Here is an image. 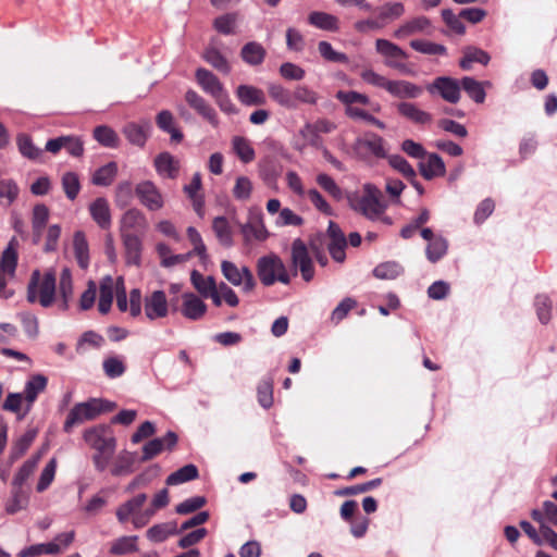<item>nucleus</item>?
Listing matches in <instances>:
<instances>
[{"instance_id": "obj_1", "label": "nucleus", "mask_w": 557, "mask_h": 557, "mask_svg": "<svg viewBox=\"0 0 557 557\" xmlns=\"http://www.w3.org/2000/svg\"><path fill=\"white\" fill-rule=\"evenodd\" d=\"M348 201L350 208L364 218L392 224V220L384 215L387 206L383 201L382 191L375 185L366 183L362 186V195L354 194L348 197Z\"/></svg>"}, {"instance_id": "obj_2", "label": "nucleus", "mask_w": 557, "mask_h": 557, "mask_svg": "<svg viewBox=\"0 0 557 557\" xmlns=\"http://www.w3.org/2000/svg\"><path fill=\"white\" fill-rule=\"evenodd\" d=\"M27 300L30 304H39L42 308L57 305V277L53 271L40 274L38 270L32 273L27 286Z\"/></svg>"}, {"instance_id": "obj_3", "label": "nucleus", "mask_w": 557, "mask_h": 557, "mask_svg": "<svg viewBox=\"0 0 557 557\" xmlns=\"http://www.w3.org/2000/svg\"><path fill=\"white\" fill-rule=\"evenodd\" d=\"M112 409L113 404L97 398H91L87 401L78 403L69 412L63 429L66 433H69L75 425L82 424L88 420H92L100 413L110 411Z\"/></svg>"}, {"instance_id": "obj_4", "label": "nucleus", "mask_w": 557, "mask_h": 557, "mask_svg": "<svg viewBox=\"0 0 557 557\" xmlns=\"http://www.w3.org/2000/svg\"><path fill=\"white\" fill-rule=\"evenodd\" d=\"M147 500V495L141 493L126 500L116 508V518L121 523H125L132 517V523L136 529L145 527L154 516V509L140 511Z\"/></svg>"}, {"instance_id": "obj_5", "label": "nucleus", "mask_w": 557, "mask_h": 557, "mask_svg": "<svg viewBox=\"0 0 557 557\" xmlns=\"http://www.w3.org/2000/svg\"><path fill=\"white\" fill-rule=\"evenodd\" d=\"M257 274L264 286H271L275 282L288 284L290 276L282 259L275 253H269L258 259Z\"/></svg>"}, {"instance_id": "obj_6", "label": "nucleus", "mask_w": 557, "mask_h": 557, "mask_svg": "<svg viewBox=\"0 0 557 557\" xmlns=\"http://www.w3.org/2000/svg\"><path fill=\"white\" fill-rule=\"evenodd\" d=\"M375 50L379 54L385 58V65L397 70L406 75H413V71L406 65L401 60L408 58V54L396 44L379 38L375 40Z\"/></svg>"}, {"instance_id": "obj_7", "label": "nucleus", "mask_w": 557, "mask_h": 557, "mask_svg": "<svg viewBox=\"0 0 557 557\" xmlns=\"http://www.w3.org/2000/svg\"><path fill=\"white\" fill-rule=\"evenodd\" d=\"M223 276L234 286L240 287L244 293H251L256 287V281L249 268H238L235 263L223 260L221 262Z\"/></svg>"}, {"instance_id": "obj_8", "label": "nucleus", "mask_w": 557, "mask_h": 557, "mask_svg": "<svg viewBox=\"0 0 557 557\" xmlns=\"http://www.w3.org/2000/svg\"><path fill=\"white\" fill-rule=\"evenodd\" d=\"M135 196L140 205L149 211H159L165 203L163 194L150 180H145L136 184Z\"/></svg>"}, {"instance_id": "obj_9", "label": "nucleus", "mask_w": 557, "mask_h": 557, "mask_svg": "<svg viewBox=\"0 0 557 557\" xmlns=\"http://www.w3.org/2000/svg\"><path fill=\"white\" fill-rule=\"evenodd\" d=\"M384 144V139L381 136L374 133H367L355 140L352 148L356 154L362 159H367L370 156L385 158L387 152Z\"/></svg>"}, {"instance_id": "obj_10", "label": "nucleus", "mask_w": 557, "mask_h": 557, "mask_svg": "<svg viewBox=\"0 0 557 557\" xmlns=\"http://www.w3.org/2000/svg\"><path fill=\"white\" fill-rule=\"evenodd\" d=\"M292 263L295 269L294 275L297 274V270L299 269L301 276L306 282L312 280L314 275L312 260L309 256L307 246L300 238L295 239L292 244Z\"/></svg>"}, {"instance_id": "obj_11", "label": "nucleus", "mask_w": 557, "mask_h": 557, "mask_svg": "<svg viewBox=\"0 0 557 557\" xmlns=\"http://www.w3.org/2000/svg\"><path fill=\"white\" fill-rule=\"evenodd\" d=\"M148 228V221L145 213L137 209L131 208L126 210L120 220L121 236L133 235L139 236Z\"/></svg>"}, {"instance_id": "obj_12", "label": "nucleus", "mask_w": 557, "mask_h": 557, "mask_svg": "<svg viewBox=\"0 0 557 557\" xmlns=\"http://www.w3.org/2000/svg\"><path fill=\"white\" fill-rule=\"evenodd\" d=\"M460 83L448 76H441L433 81L432 84L428 86V91L430 94L438 92L441 97L450 103H457L460 100Z\"/></svg>"}, {"instance_id": "obj_13", "label": "nucleus", "mask_w": 557, "mask_h": 557, "mask_svg": "<svg viewBox=\"0 0 557 557\" xmlns=\"http://www.w3.org/2000/svg\"><path fill=\"white\" fill-rule=\"evenodd\" d=\"M144 311L149 321L165 318L169 313L165 293L163 290H154L146 296L144 300Z\"/></svg>"}, {"instance_id": "obj_14", "label": "nucleus", "mask_w": 557, "mask_h": 557, "mask_svg": "<svg viewBox=\"0 0 557 557\" xmlns=\"http://www.w3.org/2000/svg\"><path fill=\"white\" fill-rule=\"evenodd\" d=\"M431 35V21L425 16H417L399 25L393 33L396 39H405L413 35Z\"/></svg>"}, {"instance_id": "obj_15", "label": "nucleus", "mask_w": 557, "mask_h": 557, "mask_svg": "<svg viewBox=\"0 0 557 557\" xmlns=\"http://www.w3.org/2000/svg\"><path fill=\"white\" fill-rule=\"evenodd\" d=\"M47 377L42 374L33 375L25 384L23 396L25 397V409L20 419H24L25 416L30 411L33 404L37 399L38 395L42 393L47 387Z\"/></svg>"}, {"instance_id": "obj_16", "label": "nucleus", "mask_w": 557, "mask_h": 557, "mask_svg": "<svg viewBox=\"0 0 557 557\" xmlns=\"http://www.w3.org/2000/svg\"><path fill=\"white\" fill-rule=\"evenodd\" d=\"M396 109L399 115H401L404 119L420 126L430 125L433 121L431 113L420 109L416 103L412 102H399L397 103Z\"/></svg>"}, {"instance_id": "obj_17", "label": "nucleus", "mask_w": 557, "mask_h": 557, "mask_svg": "<svg viewBox=\"0 0 557 557\" xmlns=\"http://www.w3.org/2000/svg\"><path fill=\"white\" fill-rule=\"evenodd\" d=\"M242 233L246 242L251 239L263 242L268 238L269 232L265 228L260 211L250 214L249 221L242 225Z\"/></svg>"}, {"instance_id": "obj_18", "label": "nucleus", "mask_w": 557, "mask_h": 557, "mask_svg": "<svg viewBox=\"0 0 557 557\" xmlns=\"http://www.w3.org/2000/svg\"><path fill=\"white\" fill-rule=\"evenodd\" d=\"M74 288L72 273L69 268H63L59 278L57 306L60 310L65 311L70 307L73 299Z\"/></svg>"}, {"instance_id": "obj_19", "label": "nucleus", "mask_w": 557, "mask_h": 557, "mask_svg": "<svg viewBox=\"0 0 557 557\" xmlns=\"http://www.w3.org/2000/svg\"><path fill=\"white\" fill-rule=\"evenodd\" d=\"M182 314L189 320H199L207 312V305L200 297L193 293H185L182 295Z\"/></svg>"}, {"instance_id": "obj_20", "label": "nucleus", "mask_w": 557, "mask_h": 557, "mask_svg": "<svg viewBox=\"0 0 557 557\" xmlns=\"http://www.w3.org/2000/svg\"><path fill=\"white\" fill-rule=\"evenodd\" d=\"M84 440L91 448L97 450V453H114L115 440L114 437L104 436V431L102 429L94 428L85 431Z\"/></svg>"}, {"instance_id": "obj_21", "label": "nucleus", "mask_w": 557, "mask_h": 557, "mask_svg": "<svg viewBox=\"0 0 557 557\" xmlns=\"http://www.w3.org/2000/svg\"><path fill=\"white\" fill-rule=\"evenodd\" d=\"M185 100L211 125H213L214 127L218 126L219 121L214 109L211 108L200 95H198L195 90H188L185 95Z\"/></svg>"}, {"instance_id": "obj_22", "label": "nucleus", "mask_w": 557, "mask_h": 557, "mask_svg": "<svg viewBox=\"0 0 557 557\" xmlns=\"http://www.w3.org/2000/svg\"><path fill=\"white\" fill-rule=\"evenodd\" d=\"M89 212L92 220L99 227L107 230L111 226V210L106 198H97L89 205Z\"/></svg>"}, {"instance_id": "obj_23", "label": "nucleus", "mask_w": 557, "mask_h": 557, "mask_svg": "<svg viewBox=\"0 0 557 557\" xmlns=\"http://www.w3.org/2000/svg\"><path fill=\"white\" fill-rule=\"evenodd\" d=\"M419 170L425 180L444 176L446 172L443 159L436 153L428 154L426 160L420 161Z\"/></svg>"}, {"instance_id": "obj_24", "label": "nucleus", "mask_w": 557, "mask_h": 557, "mask_svg": "<svg viewBox=\"0 0 557 557\" xmlns=\"http://www.w3.org/2000/svg\"><path fill=\"white\" fill-rule=\"evenodd\" d=\"M150 128L149 121H143L140 124L128 123L123 128V134L132 145L143 147L146 144Z\"/></svg>"}, {"instance_id": "obj_25", "label": "nucleus", "mask_w": 557, "mask_h": 557, "mask_svg": "<svg viewBox=\"0 0 557 557\" xmlns=\"http://www.w3.org/2000/svg\"><path fill=\"white\" fill-rule=\"evenodd\" d=\"M422 88L408 81H391L387 92L397 98L416 99L421 96Z\"/></svg>"}, {"instance_id": "obj_26", "label": "nucleus", "mask_w": 557, "mask_h": 557, "mask_svg": "<svg viewBox=\"0 0 557 557\" xmlns=\"http://www.w3.org/2000/svg\"><path fill=\"white\" fill-rule=\"evenodd\" d=\"M196 79L202 90L210 95L212 98L220 95L224 90L222 83L219 78L206 69H198L196 71Z\"/></svg>"}, {"instance_id": "obj_27", "label": "nucleus", "mask_w": 557, "mask_h": 557, "mask_svg": "<svg viewBox=\"0 0 557 557\" xmlns=\"http://www.w3.org/2000/svg\"><path fill=\"white\" fill-rule=\"evenodd\" d=\"M156 171L159 175L175 178L180 170V162L169 152H162L154 159Z\"/></svg>"}, {"instance_id": "obj_28", "label": "nucleus", "mask_w": 557, "mask_h": 557, "mask_svg": "<svg viewBox=\"0 0 557 557\" xmlns=\"http://www.w3.org/2000/svg\"><path fill=\"white\" fill-rule=\"evenodd\" d=\"M125 250L127 264L139 265L141 260L143 244L139 236L124 235L121 236Z\"/></svg>"}, {"instance_id": "obj_29", "label": "nucleus", "mask_w": 557, "mask_h": 557, "mask_svg": "<svg viewBox=\"0 0 557 557\" xmlns=\"http://www.w3.org/2000/svg\"><path fill=\"white\" fill-rule=\"evenodd\" d=\"M236 95L245 106H261L265 103L264 92L255 86L240 85L237 87Z\"/></svg>"}, {"instance_id": "obj_30", "label": "nucleus", "mask_w": 557, "mask_h": 557, "mask_svg": "<svg viewBox=\"0 0 557 557\" xmlns=\"http://www.w3.org/2000/svg\"><path fill=\"white\" fill-rule=\"evenodd\" d=\"M270 98L281 107L288 110H296L297 103L294 101L293 91H289L280 84H270L268 87Z\"/></svg>"}, {"instance_id": "obj_31", "label": "nucleus", "mask_w": 557, "mask_h": 557, "mask_svg": "<svg viewBox=\"0 0 557 557\" xmlns=\"http://www.w3.org/2000/svg\"><path fill=\"white\" fill-rule=\"evenodd\" d=\"M16 145L20 153L32 161H40L44 154L42 150L37 147L30 136L21 133L16 136Z\"/></svg>"}, {"instance_id": "obj_32", "label": "nucleus", "mask_w": 557, "mask_h": 557, "mask_svg": "<svg viewBox=\"0 0 557 557\" xmlns=\"http://www.w3.org/2000/svg\"><path fill=\"white\" fill-rule=\"evenodd\" d=\"M138 536L125 535L114 540L109 548V553L113 556H124L138 550Z\"/></svg>"}, {"instance_id": "obj_33", "label": "nucleus", "mask_w": 557, "mask_h": 557, "mask_svg": "<svg viewBox=\"0 0 557 557\" xmlns=\"http://www.w3.org/2000/svg\"><path fill=\"white\" fill-rule=\"evenodd\" d=\"M308 21L314 27L323 29V30H327V32H336L339 28L338 18L335 15H332L326 12H321V11L311 12L308 16Z\"/></svg>"}, {"instance_id": "obj_34", "label": "nucleus", "mask_w": 557, "mask_h": 557, "mask_svg": "<svg viewBox=\"0 0 557 557\" xmlns=\"http://www.w3.org/2000/svg\"><path fill=\"white\" fill-rule=\"evenodd\" d=\"M114 281L111 276H104L100 282V295L98 310L106 314L110 311L113 301Z\"/></svg>"}, {"instance_id": "obj_35", "label": "nucleus", "mask_w": 557, "mask_h": 557, "mask_svg": "<svg viewBox=\"0 0 557 557\" xmlns=\"http://www.w3.org/2000/svg\"><path fill=\"white\" fill-rule=\"evenodd\" d=\"M267 51L257 41L247 42L240 50L242 59L249 65H259L263 62Z\"/></svg>"}, {"instance_id": "obj_36", "label": "nucleus", "mask_w": 557, "mask_h": 557, "mask_svg": "<svg viewBox=\"0 0 557 557\" xmlns=\"http://www.w3.org/2000/svg\"><path fill=\"white\" fill-rule=\"evenodd\" d=\"M485 85L490 86L491 84L488 82H485V83L479 82L470 76L463 77L460 82V86L468 94V96L476 103H483L485 100V96H486L485 90H484Z\"/></svg>"}, {"instance_id": "obj_37", "label": "nucleus", "mask_w": 557, "mask_h": 557, "mask_svg": "<svg viewBox=\"0 0 557 557\" xmlns=\"http://www.w3.org/2000/svg\"><path fill=\"white\" fill-rule=\"evenodd\" d=\"M16 268V252L8 247L0 259V289L7 285V276H12Z\"/></svg>"}, {"instance_id": "obj_38", "label": "nucleus", "mask_w": 557, "mask_h": 557, "mask_svg": "<svg viewBox=\"0 0 557 557\" xmlns=\"http://www.w3.org/2000/svg\"><path fill=\"white\" fill-rule=\"evenodd\" d=\"M73 248L78 265L86 269L89 264V248L86 236L82 231L74 233Z\"/></svg>"}, {"instance_id": "obj_39", "label": "nucleus", "mask_w": 557, "mask_h": 557, "mask_svg": "<svg viewBox=\"0 0 557 557\" xmlns=\"http://www.w3.org/2000/svg\"><path fill=\"white\" fill-rule=\"evenodd\" d=\"M212 230L221 245L233 246V232L225 216H216L212 222Z\"/></svg>"}, {"instance_id": "obj_40", "label": "nucleus", "mask_w": 557, "mask_h": 557, "mask_svg": "<svg viewBox=\"0 0 557 557\" xmlns=\"http://www.w3.org/2000/svg\"><path fill=\"white\" fill-rule=\"evenodd\" d=\"M157 125L160 129L171 135V139L175 143H180L183 139L182 132L175 127L173 114L163 110L157 115Z\"/></svg>"}, {"instance_id": "obj_41", "label": "nucleus", "mask_w": 557, "mask_h": 557, "mask_svg": "<svg viewBox=\"0 0 557 557\" xmlns=\"http://www.w3.org/2000/svg\"><path fill=\"white\" fill-rule=\"evenodd\" d=\"M491 58L487 52L476 47H468L463 51V58L460 60V67L462 70H470L473 62L486 65Z\"/></svg>"}, {"instance_id": "obj_42", "label": "nucleus", "mask_w": 557, "mask_h": 557, "mask_svg": "<svg viewBox=\"0 0 557 557\" xmlns=\"http://www.w3.org/2000/svg\"><path fill=\"white\" fill-rule=\"evenodd\" d=\"M178 532L175 522H165L154 524L147 530V537L151 542L160 543L165 541L170 535Z\"/></svg>"}, {"instance_id": "obj_43", "label": "nucleus", "mask_w": 557, "mask_h": 557, "mask_svg": "<svg viewBox=\"0 0 557 557\" xmlns=\"http://www.w3.org/2000/svg\"><path fill=\"white\" fill-rule=\"evenodd\" d=\"M49 219V210L45 205H36L33 210V232H34V242L38 243L40 240L42 231Z\"/></svg>"}, {"instance_id": "obj_44", "label": "nucleus", "mask_w": 557, "mask_h": 557, "mask_svg": "<svg viewBox=\"0 0 557 557\" xmlns=\"http://www.w3.org/2000/svg\"><path fill=\"white\" fill-rule=\"evenodd\" d=\"M117 174V164L109 162L95 171L91 183L96 186H109Z\"/></svg>"}, {"instance_id": "obj_45", "label": "nucleus", "mask_w": 557, "mask_h": 557, "mask_svg": "<svg viewBox=\"0 0 557 557\" xmlns=\"http://www.w3.org/2000/svg\"><path fill=\"white\" fill-rule=\"evenodd\" d=\"M190 282L197 292L205 298H207V295H210V293L218 287L213 276H203L197 270L191 271Z\"/></svg>"}, {"instance_id": "obj_46", "label": "nucleus", "mask_w": 557, "mask_h": 557, "mask_svg": "<svg viewBox=\"0 0 557 557\" xmlns=\"http://www.w3.org/2000/svg\"><path fill=\"white\" fill-rule=\"evenodd\" d=\"M199 475L198 469L195 465H186L178 470L174 471L166 478L168 485H180L185 482L197 479Z\"/></svg>"}, {"instance_id": "obj_47", "label": "nucleus", "mask_w": 557, "mask_h": 557, "mask_svg": "<svg viewBox=\"0 0 557 557\" xmlns=\"http://www.w3.org/2000/svg\"><path fill=\"white\" fill-rule=\"evenodd\" d=\"M37 432L35 430H28L24 435H22L11 447L10 451V461L11 463L15 462L18 458H21L26 450L29 448L32 443L34 442Z\"/></svg>"}, {"instance_id": "obj_48", "label": "nucleus", "mask_w": 557, "mask_h": 557, "mask_svg": "<svg viewBox=\"0 0 557 557\" xmlns=\"http://www.w3.org/2000/svg\"><path fill=\"white\" fill-rule=\"evenodd\" d=\"M298 136L302 139V146H311L315 149L323 148V139L319 136L313 123L307 122L298 131Z\"/></svg>"}, {"instance_id": "obj_49", "label": "nucleus", "mask_w": 557, "mask_h": 557, "mask_svg": "<svg viewBox=\"0 0 557 557\" xmlns=\"http://www.w3.org/2000/svg\"><path fill=\"white\" fill-rule=\"evenodd\" d=\"M135 187L129 181L120 182L114 191V202L116 207L123 209L132 203Z\"/></svg>"}, {"instance_id": "obj_50", "label": "nucleus", "mask_w": 557, "mask_h": 557, "mask_svg": "<svg viewBox=\"0 0 557 557\" xmlns=\"http://www.w3.org/2000/svg\"><path fill=\"white\" fill-rule=\"evenodd\" d=\"M61 550H62V547H60V545L58 543L50 542V543H46V544H35L29 547H26V548L22 549L17 556L18 557H35V556H39L42 554L57 555V554L61 553Z\"/></svg>"}, {"instance_id": "obj_51", "label": "nucleus", "mask_w": 557, "mask_h": 557, "mask_svg": "<svg viewBox=\"0 0 557 557\" xmlns=\"http://www.w3.org/2000/svg\"><path fill=\"white\" fill-rule=\"evenodd\" d=\"M232 146L234 152L244 163H249L255 159V150L248 139L235 136L232 139Z\"/></svg>"}, {"instance_id": "obj_52", "label": "nucleus", "mask_w": 557, "mask_h": 557, "mask_svg": "<svg viewBox=\"0 0 557 557\" xmlns=\"http://www.w3.org/2000/svg\"><path fill=\"white\" fill-rule=\"evenodd\" d=\"M403 273V267L395 261H387L376 265L373 274L379 280H394Z\"/></svg>"}, {"instance_id": "obj_53", "label": "nucleus", "mask_w": 557, "mask_h": 557, "mask_svg": "<svg viewBox=\"0 0 557 557\" xmlns=\"http://www.w3.org/2000/svg\"><path fill=\"white\" fill-rule=\"evenodd\" d=\"M135 457L129 451H121L115 460V463L111 470L112 474L120 476L133 472V465Z\"/></svg>"}, {"instance_id": "obj_54", "label": "nucleus", "mask_w": 557, "mask_h": 557, "mask_svg": "<svg viewBox=\"0 0 557 557\" xmlns=\"http://www.w3.org/2000/svg\"><path fill=\"white\" fill-rule=\"evenodd\" d=\"M447 249V240L442 236H437L431 243H429L425 250L426 258L429 261L434 263L446 255Z\"/></svg>"}, {"instance_id": "obj_55", "label": "nucleus", "mask_w": 557, "mask_h": 557, "mask_svg": "<svg viewBox=\"0 0 557 557\" xmlns=\"http://www.w3.org/2000/svg\"><path fill=\"white\" fill-rule=\"evenodd\" d=\"M205 60L218 71L227 74L230 65L225 57L214 47H209L203 53Z\"/></svg>"}, {"instance_id": "obj_56", "label": "nucleus", "mask_w": 557, "mask_h": 557, "mask_svg": "<svg viewBox=\"0 0 557 557\" xmlns=\"http://www.w3.org/2000/svg\"><path fill=\"white\" fill-rule=\"evenodd\" d=\"M94 138L104 147H116L119 137L116 133L109 126L100 125L94 129Z\"/></svg>"}, {"instance_id": "obj_57", "label": "nucleus", "mask_w": 557, "mask_h": 557, "mask_svg": "<svg viewBox=\"0 0 557 557\" xmlns=\"http://www.w3.org/2000/svg\"><path fill=\"white\" fill-rule=\"evenodd\" d=\"M410 47L420 52V53H424V54H430V55H434V54H446V47L443 46V45H440V44H435V42H432V41H428V40H420V39H414V40H411L410 41Z\"/></svg>"}, {"instance_id": "obj_58", "label": "nucleus", "mask_w": 557, "mask_h": 557, "mask_svg": "<svg viewBox=\"0 0 557 557\" xmlns=\"http://www.w3.org/2000/svg\"><path fill=\"white\" fill-rule=\"evenodd\" d=\"M62 188L70 200H74L79 190L81 184L76 173L66 172L62 176Z\"/></svg>"}, {"instance_id": "obj_59", "label": "nucleus", "mask_w": 557, "mask_h": 557, "mask_svg": "<svg viewBox=\"0 0 557 557\" xmlns=\"http://www.w3.org/2000/svg\"><path fill=\"white\" fill-rule=\"evenodd\" d=\"M39 459L40 455H37L23 463V466L20 468V470L17 471L13 479L14 486L21 487L24 484V482L32 475V473L36 469Z\"/></svg>"}, {"instance_id": "obj_60", "label": "nucleus", "mask_w": 557, "mask_h": 557, "mask_svg": "<svg viewBox=\"0 0 557 557\" xmlns=\"http://www.w3.org/2000/svg\"><path fill=\"white\" fill-rule=\"evenodd\" d=\"M336 99L343 102L346 108H356L354 103L369 104L370 99L367 95L360 94L358 91H344L339 90L336 94Z\"/></svg>"}, {"instance_id": "obj_61", "label": "nucleus", "mask_w": 557, "mask_h": 557, "mask_svg": "<svg viewBox=\"0 0 557 557\" xmlns=\"http://www.w3.org/2000/svg\"><path fill=\"white\" fill-rule=\"evenodd\" d=\"M388 163L407 180L416 178V171L409 162L399 154L388 157Z\"/></svg>"}, {"instance_id": "obj_62", "label": "nucleus", "mask_w": 557, "mask_h": 557, "mask_svg": "<svg viewBox=\"0 0 557 557\" xmlns=\"http://www.w3.org/2000/svg\"><path fill=\"white\" fill-rule=\"evenodd\" d=\"M319 53L323 59L335 63H347L348 57L345 53L335 51L332 45L327 41H320L318 44Z\"/></svg>"}, {"instance_id": "obj_63", "label": "nucleus", "mask_w": 557, "mask_h": 557, "mask_svg": "<svg viewBox=\"0 0 557 557\" xmlns=\"http://www.w3.org/2000/svg\"><path fill=\"white\" fill-rule=\"evenodd\" d=\"M293 96H294V101H295V103H297V106L299 103L313 106L319 100L318 94L314 90L310 89L306 85L297 86L293 91Z\"/></svg>"}, {"instance_id": "obj_64", "label": "nucleus", "mask_w": 557, "mask_h": 557, "mask_svg": "<svg viewBox=\"0 0 557 557\" xmlns=\"http://www.w3.org/2000/svg\"><path fill=\"white\" fill-rule=\"evenodd\" d=\"M318 185L329 193L333 198L339 200L343 197V191L341 187L336 184V182L327 174L320 173L317 176Z\"/></svg>"}]
</instances>
